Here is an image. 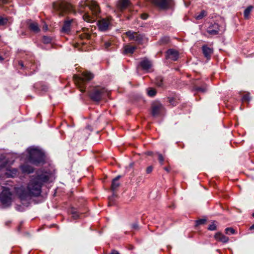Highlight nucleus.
<instances>
[{"mask_svg":"<svg viewBox=\"0 0 254 254\" xmlns=\"http://www.w3.org/2000/svg\"><path fill=\"white\" fill-rule=\"evenodd\" d=\"M3 3H6L7 1L6 0H1Z\"/></svg>","mask_w":254,"mask_h":254,"instance_id":"8fccbe9b","label":"nucleus"},{"mask_svg":"<svg viewBox=\"0 0 254 254\" xmlns=\"http://www.w3.org/2000/svg\"><path fill=\"white\" fill-rule=\"evenodd\" d=\"M147 94L148 96L153 97L156 94V91L152 88H148L147 90Z\"/></svg>","mask_w":254,"mask_h":254,"instance_id":"c756f323","label":"nucleus"},{"mask_svg":"<svg viewBox=\"0 0 254 254\" xmlns=\"http://www.w3.org/2000/svg\"><path fill=\"white\" fill-rule=\"evenodd\" d=\"M51 41L52 39L49 37L44 36L43 37V42L45 44L50 43L51 42Z\"/></svg>","mask_w":254,"mask_h":254,"instance_id":"2f4dec72","label":"nucleus"},{"mask_svg":"<svg viewBox=\"0 0 254 254\" xmlns=\"http://www.w3.org/2000/svg\"><path fill=\"white\" fill-rule=\"evenodd\" d=\"M50 175L47 173H43L41 171L37 172L36 175L32 176L26 189L23 187L17 188L16 193L21 201L27 200L32 196H37L41 194V188L44 183L49 180Z\"/></svg>","mask_w":254,"mask_h":254,"instance_id":"f257e3e1","label":"nucleus"},{"mask_svg":"<svg viewBox=\"0 0 254 254\" xmlns=\"http://www.w3.org/2000/svg\"><path fill=\"white\" fill-rule=\"evenodd\" d=\"M53 6L57 10H63L65 8V3L63 1H57L53 3Z\"/></svg>","mask_w":254,"mask_h":254,"instance_id":"5701e85b","label":"nucleus"},{"mask_svg":"<svg viewBox=\"0 0 254 254\" xmlns=\"http://www.w3.org/2000/svg\"><path fill=\"white\" fill-rule=\"evenodd\" d=\"M132 228H133V229H138V226L137 224H136V223L133 224L132 225Z\"/></svg>","mask_w":254,"mask_h":254,"instance_id":"37998d69","label":"nucleus"},{"mask_svg":"<svg viewBox=\"0 0 254 254\" xmlns=\"http://www.w3.org/2000/svg\"><path fill=\"white\" fill-rule=\"evenodd\" d=\"M71 214H72V217L74 219H76L79 217L78 213L74 210L72 211Z\"/></svg>","mask_w":254,"mask_h":254,"instance_id":"e433bc0d","label":"nucleus"},{"mask_svg":"<svg viewBox=\"0 0 254 254\" xmlns=\"http://www.w3.org/2000/svg\"><path fill=\"white\" fill-rule=\"evenodd\" d=\"M28 154V160L31 163L37 165L43 163L45 160L44 154L43 151L36 147H30L27 149Z\"/></svg>","mask_w":254,"mask_h":254,"instance_id":"7ed1b4c3","label":"nucleus"},{"mask_svg":"<svg viewBox=\"0 0 254 254\" xmlns=\"http://www.w3.org/2000/svg\"><path fill=\"white\" fill-rule=\"evenodd\" d=\"M250 229H251V230H252V229H254V225H253L250 227Z\"/></svg>","mask_w":254,"mask_h":254,"instance_id":"09e8293b","label":"nucleus"},{"mask_svg":"<svg viewBox=\"0 0 254 254\" xmlns=\"http://www.w3.org/2000/svg\"><path fill=\"white\" fill-rule=\"evenodd\" d=\"M4 59L1 56H0V61H2Z\"/></svg>","mask_w":254,"mask_h":254,"instance_id":"49530a36","label":"nucleus"},{"mask_svg":"<svg viewBox=\"0 0 254 254\" xmlns=\"http://www.w3.org/2000/svg\"><path fill=\"white\" fill-rule=\"evenodd\" d=\"M74 81L80 91L84 92L85 91L86 82L93 78V75L87 71H83L81 76L74 75Z\"/></svg>","mask_w":254,"mask_h":254,"instance_id":"20e7f679","label":"nucleus"},{"mask_svg":"<svg viewBox=\"0 0 254 254\" xmlns=\"http://www.w3.org/2000/svg\"><path fill=\"white\" fill-rule=\"evenodd\" d=\"M202 50L204 57L207 60H209L211 58V54L213 53L212 49L208 47L206 45H204L202 46Z\"/></svg>","mask_w":254,"mask_h":254,"instance_id":"dca6fc26","label":"nucleus"},{"mask_svg":"<svg viewBox=\"0 0 254 254\" xmlns=\"http://www.w3.org/2000/svg\"><path fill=\"white\" fill-rule=\"evenodd\" d=\"M179 56V52L173 49H169L166 54V59H170L174 61H176L178 59Z\"/></svg>","mask_w":254,"mask_h":254,"instance_id":"f8f14e48","label":"nucleus"},{"mask_svg":"<svg viewBox=\"0 0 254 254\" xmlns=\"http://www.w3.org/2000/svg\"><path fill=\"white\" fill-rule=\"evenodd\" d=\"M19 64L21 66H23V64L22 63H19Z\"/></svg>","mask_w":254,"mask_h":254,"instance_id":"3c124183","label":"nucleus"},{"mask_svg":"<svg viewBox=\"0 0 254 254\" xmlns=\"http://www.w3.org/2000/svg\"><path fill=\"white\" fill-rule=\"evenodd\" d=\"M110 254H120L118 251L113 250Z\"/></svg>","mask_w":254,"mask_h":254,"instance_id":"c03bdc74","label":"nucleus"},{"mask_svg":"<svg viewBox=\"0 0 254 254\" xmlns=\"http://www.w3.org/2000/svg\"><path fill=\"white\" fill-rule=\"evenodd\" d=\"M206 221V220L205 219L198 220L196 221V225L198 226L199 225L203 224L205 223Z\"/></svg>","mask_w":254,"mask_h":254,"instance_id":"c9c22d12","label":"nucleus"},{"mask_svg":"<svg viewBox=\"0 0 254 254\" xmlns=\"http://www.w3.org/2000/svg\"><path fill=\"white\" fill-rule=\"evenodd\" d=\"M20 168L23 173L30 174L33 171V168L27 164L21 165Z\"/></svg>","mask_w":254,"mask_h":254,"instance_id":"aec40b11","label":"nucleus"},{"mask_svg":"<svg viewBox=\"0 0 254 254\" xmlns=\"http://www.w3.org/2000/svg\"><path fill=\"white\" fill-rule=\"evenodd\" d=\"M254 7L252 5L248 6L244 11V17L246 19H249L250 14L252 11Z\"/></svg>","mask_w":254,"mask_h":254,"instance_id":"a878e982","label":"nucleus"},{"mask_svg":"<svg viewBox=\"0 0 254 254\" xmlns=\"http://www.w3.org/2000/svg\"><path fill=\"white\" fill-rule=\"evenodd\" d=\"M135 49L136 47L130 45H126L124 48V51L126 54H132Z\"/></svg>","mask_w":254,"mask_h":254,"instance_id":"393cba45","label":"nucleus"},{"mask_svg":"<svg viewBox=\"0 0 254 254\" xmlns=\"http://www.w3.org/2000/svg\"><path fill=\"white\" fill-rule=\"evenodd\" d=\"M215 239L218 241L226 243L229 241V238L221 233H217L214 236Z\"/></svg>","mask_w":254,"mask_h":254,"instance_id":"6ab92c4d","label":"nucleus"},{"mask_svg":"<svg viewBox=\"0 0 254 254\" xmlns=\"http://www.w3.org/2000/svg\"><path fill=\"white\" fill-rule=\"evenodd\" d=\"M243 101L249 102L250 100V96L249 94H246L243 96Z\"/></svg>","mask_w":254,"mask_h":254,"instance_id":"f704fd0d","label":"nucleus"},{"mask_svg":"<svg viewBox=\"0 0 254 254\" xmlns=\"http://www.w3.org/2000/svg\"><path fill=\"white\" fill-rule=\"evenodd\" d=\"M82 31L77 32V35L81 40L89 39L90 38V34L89 30L86 28H83Z\"/></svg>","mask_w":254,"mask_h":254,"instance_id":"4468645a","label":"nucleus"},{"mask_svg":"<svg viewBox=\"0 0 254 254\" xmlns=\"http://www.w3.org/2000/svg\"><path fill=\"white\" fill-rule=\"evenodd\" d=\"M121 176H118L113 180L111 186V189L113 191H115L119 187L120 184L119 180Z\"/></svg>","mask_w":254,"mask_h":254,"instance_id":"4be33fe9","label":"nucleus"},{"mask_svg":"<svg viewBox=\"0 0 254 254\" xmlns=\"http://www.w3.org/2000/svg\"><path fill=\"white\" fill-rule=\"evenodd\" d=\"M158 160H159L160 163L161 164V165H163V163L164 162L163 156H162V154H161L160 153H158Z\"/></svg>","mask_w":254,"mask_h":254,"instance_id":"4c0bfd02","label":"nucleus"},{"mask_svg":"<svg viewBox=\"0 0 254 254\" xmlns=\"http://www.w3.org/2000/svg\"><path fill=\"white\" fill-rule=\"evenodd\" d=\"M98 25L100 31H107L112 26V19L111 17L102 18L98 21Z\"/></svg>","mask_w":254,"mask_h":254,"instance_id":"6e6552de","label":"nucleus"},{"mask_svg":"<svg viewBox=\"0 0 254 254\" xmlns=\"http://www.w3.org/2000/svg\"><path fill=\"white\" fill-rule=\"evenodd\" d=\"M225 233L228 235H231L235 233V230L232 228H227L225 229Z\"/></svg>","mask_w":254,"mask_h":254,"instance_id":"7c9ffc66","label":"nucleus"},{"mask_svg":"<svg viewBox=\"0 0 254 254\" xmlns=\"http://www.w3.org/2000/svg\"><path fill=\"white\" fill-rule=\"evenodd\" d=\"M111 199H112L111 198H109V200H110V201H109V205H112V204L111 203Z\"/></svg>","mask_w":254,"mask_h":254,"instance_id":"a18cd8bd","label":"nucleus"},{"mask_svg":"<svg viewBox=\"0 0 254 254\" xmlns=\"http://www.w3.org/2000/svg\"><path fill=\"white\" fill-rule=\"evenodd\" d=\"M0 201L4 206H9L11 202V193L8 189H3L0 194Z\"/></svg>","mask_w":254,"mask_h":254,"instance_id":"0eeeda50","label":"nucleus"},{"mask_svg":"<svg viewBox=\"0 0 254 254\" xmlns=\"http://www.w3.org/2000/svg\"><path fill=\"white\" fill-rule=\"evenodd\" d=\"M7 164V159L3 154L0 153V170L4 169Z\"/></svg>","mask_w":254,"mask_h":254,"instance_id":"412c9836","label":"nucleus"},{"mask_svg":"<svg viewBox=\"0 0 254 254\" xmlns=\"http://www.w3.org/2000/svg\"><path fill=\"white\" fill-rule=\"evenodd\" d=\"M195 90L197 92L204 93L207 91V88L206 87H197L195 88Z\"/></svg>","mask_w":254,"mask_h":254,"instance_id":"473e14b6","label":"nucleus"},{"mask_svg":"<svg viewBox=\"0 0 254 254\" xmlns=\"http://www.w3.org/2000/svg\"><path fill=\"white\" fill-rule=\"evenodd\" d=\"M165 112V109L159 102H156L152 105V115L153 117H158Z\"/></svg>","mask_w":254,"mask_h":254,"instance_id":"1a4fd4ad","label":"nucleus"},{"mask_svg":"<svg viewBox=\"0 0 254 254\" xmlns=\"http://www.w3.org/2000/svg\"><path fill=\"white\" fill-rule=\"evenodd\" d=\"M153 170V167L152 166H149L147 167L146 169V172L147 174H150Z\"/></svg>","mask_w":254,"mask_h":254,"instance_id":"ea45409f","label":"nucleus"},{"mask_svg":"<svg viewBox=\"0 0 254 254\" xmlns=\"http://www.w3.org/2000/svg\"><path fill=\"white\" fill-rule=\"evenodd\" d=\"M164 169L167 172L169 171V169L168 168L165 167L164 168Z\"/></svg>","mask_w":254,"mask_h":254,"instance_id":"de8ad7c7","label":"nucleus"},{"mask_svg":"<svg viewBox=\"0 0 254 254\" xmlns=\"http://www.w3.org/2000/svg\"><path fill=\"white\" fill-rule=\"evenodd\" d=\"M77 25V21L74 19L67 18L64 22L62 32L65 34H69L71 31L74 30Z\"/></svg>","mask_w":254,"mask_h":254,"instance_id":"423d86ee","label":"nucleus"},{"mask_svg":"<svg viewBox=\"0 0 254 254\" xmlns=\"http://www.w3.org/2000/svg\"><path fill=\"white\" fill-rule=\"evenodd\" d=\"M152 2L161 9L168 8L171 3L172 0H151Z\"/></svg>","mask_w":254,"mask_h":254,"instance_id":"9b49d317","label":"nucleus"},{"mask_svg":"<svg viewBox=\"0 0 254 254\" xmlns=\"http://www.w3.org/2000/svg\"><path fill=\"white\" fill-rule=\"evenodd\" d=\"M111 46V43L110 42H106L104 44L105 48L107 49H108Z\"/></svg>","mask_w":254,"mask_h":254,"instance_id":"a19ab883","label":"nucleus"},{"mask_svg":"<svg viewBox=\"0 0 254 254\" xmlns=\"http://www.w3.org/2000/svg\"><path fill=\"white\" fill-rule=\"evenodd\" d=\"M208 229V230H209L210 231L215 230L216 229V225L215 224V222H212V224H211L209 225Z\"/></svg>","mask_w":254,"mask_h":254,"instance_id":"72a5a7b5","label":"nucleus"},{"mask_svg":"<svg viewBox=\"0 0 254 254\" xmlns=\"http://www.w3.org/2000/svg\"><path fill=\"white\" fill-rule=\"evenodd\" d=\"M110 92L106 88L101 87H95L89 92V96L92 100L99 102L106 97L109 96Z\"/></svg>","mask_w":254,"mask_h":254,"instance_id":"39448f33","label":"nucleus"},{"mask_svg":"<svg viewBox=\"0 0 254 254\" xmlns=\"http://www.w3.org/2000/svg\"><path fill=\"white\" fill-rule=\"evenodd\" d=\"M86 8H88L91 11L92 15L86 12L83 15V19L87 22L92 23L96 19L95 16H97L100 12L99 6L96 1L87 0L81 2L79 9V12H84Z\"/></svg>","mask_w":254,"mask_h":254,"instance_id":"f03ea898","label":"nucleus"},{"mask_svg":"<svg viewBox=\"0 0 254 254\" xmlns=\"http://www.w3.org/2000/svg\"><path fill=\"white\" fill-rule=\"evenodd\" d=\"M8 19L7 17H3L0 16V26H4L8 22Z\"/></svg>","mask_w":254,"mask_h":254,"instance_id":"c85d7f7f","label":"nucleus"},{"mask_svg":"<svg viewBox=\"0 0 254 254\" xmlns=\"http://www.w3.org/2000/svg\"><path fill=\"white\" fill-rule=\"evenodd\" d=\"M127 36L130 40L135 41L138 44L141 43L143 39V36L136 32L129 31L126 32Z\"/></svg>","mask_w":254,"mask_h":254,"instance_id":"9d476101","label":"nucleus"},{"mask_svg":"<svg viewBox=\"0 0 254 254\" xmlns=\"http://www.w3.org/2000/svg\"><path fill=\"white\" fill-rule=\"evenodd\" d=\"M156 84L159 86L161 87L163 85V78L161 76H158L155 79Z\"/></svg>","mask_w":254,"mask_h":254,"instance_id":"cd10ccee","label":"nucleus"},{"mask_svg":"<svg viewBox=\"0 0 254 254\" xmlns=\"http://www.w3.org/2000/svg\"><path fill=\"white\" fill-rule=\"evenodd\" d=\"M29 28L30 30L35 33H38L40 31L38 24L36 22H31L29 24Z\"/></svg>","mask_w":254,"mask_h":254,"instance_id":"b1692460","label":"nucleus"},{"mask_svg":"<svg viewBox=\"0 0 254 254\" xmlns=\"http://www.w3.org/2000/svg\"><path fill=\"white\" fill-rule=\"evenodd\" d=\"M129 3V0H120L118 1L117 6L120 10H123L127 8Z\"/></svg>","mask_w":254,"mask_h":254,"instance_id":"f3484780","label":"nucleus"},{"mask_svg":"<svg viewBox=\"0 0 254 254\" xmlns=\"http://www.w3.org/2000/svg\"><path fill=\"white\" fill-rule=\"evenodd\" d=\"M141 17L142 19L145 20V19H146L147 18L148 15H147V14H145V13L144 14H142L141 15Z\"/></svg>","mask_w":254,"mask_h":254,"instance_id":"79ce46f5","label":"nucleus"},{"mask_svg":"<svg viewBox=\"0 0 254 254\" xmlns=\"http://www.w3.org/2000/svg\"><path fill=\"white\" fill-rule=\"evenodd\" d=\"M18 170L16 168H9L6 169L5 174L7 177H15L17 175Z\"/></svg>","mask_w":254,"mask_h":254,"instance_id":"a211bd4d","label":"nucleus"},{"mask_svg":"<svg viewBox=\"0 0 254 254\" xmlns=\"http://www.w3.org/2000/svg\"><path fill=\"white\" fill-rule=\"evenodd\" d=\"M252 216L254 217V212L253 213Z\"/></svg>","mask_w":254,"mask_h":254,"instance_id":"864d4df0","label":"nucleus"},{"mask_svg":"<svg viewBox=\"0 0 254 254\" xmlns=\"http://www.w3.org/2000/svg\"><path fill=\"white\" fill-rule=\"evenodd\" d=\"M148 155H151V153H150V152H148Z\"/></svg>","mask_w":254,"mask_h":254,"instance_id":"603ef678","label":"nucleus"},{"mask_svg":"<svg viewBox=\"0 0 254 254\" xmlns=\"http://www.w3.org/2000/svg\"><path fill=\"white\" fill-rule=\"evenodd\" d=\"M140 66L144 70H149L152 67V63L151 61L147 59H143L139 64Z\"/></svg>","mask_w":254,"mask_h":254,"instance_id":"2eb2a0df","label":"nucleus"},{"mask_svg":"<svg viewBox=\"0 0 254 254\" xmlns=\"http://www.w3.org/2000/svg\"><path fill=\"white\" fill-rule=\"evenodd\" d=\"M169 37H164L161 39V43L163 44L167 43L169 42Z\"/></svg>","mask_w":254,"mask_h":254,"instance_id":"58836bf2","label":"nucleus"},{"mask_svg":"<svg viewBox=\"0 0 254 254\" xmlns=\"http://www.w3.org/2000/svg\"><path fill=\"white\" fill-rule=\"evenodd\" d=\"M207 12L206 11L203 10L199 13L197 14L195 16V18L197 20H200L202 19L204 17L206 16Z\"/></svg>","mask_w":254,"mask_h":254,"instance_id":"bb28decb","label":"nucleus"},{"mask_svg":"<svg viewBox=\"0 0 254 254\" xmlns=\"http://www.w3.org/2000/svg\"><path fill=\"white\" fill-rule=\"evenodd\" d=\"M219 25L217 23L211 24L207 28V32L211 35H215L219 33Z\"/></svg>","mask_w":254,"mask_h":254,"instance_id":"ddd939ff","label":"nucleus"}]
</instances>
